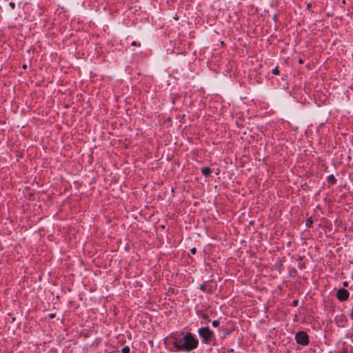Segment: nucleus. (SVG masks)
<instances>
[{
    "label": "nucleus",
    "instance_id": "nucleus-1",
    "mask_svg": "<svg viewBox=\"0 0 353 353\" xmlns=\"http://www.w3.org/2000/svg\"><path fill=\"white\" fill-rule=\"evenodd\" d=\"M172 343L176 349L185 351H190L198 345V341L191 334L181 338L174 337Z\"/></svg>",
    "mask_w": 353,
    "mask_h": 353
},
{
    "label": "nucleus",
    "instance_id": "nucleus-2",
    "mask_svg": "<svg viewBox=\"0 0 353 353\" xmlns=\"http://www.w3.org/2000/svg\"><path fill=\"white\" fill-rule=\"evenodd\" d=\"M199 334L205 342L210 341L213 335V332L208 327L199 329Z\"/></svg>",
    "mask_w": 353,
    "mask_h": 353
},
{
    "label": "nucleus",
    "instance_id": "nucleus-3",
    "mask_svg": "<svg viewBox=\"0 0 353 353\" xmlns=\"http://www.w3.org/2000/svg\"><path fill=\"white\" fill-rule=\"evenodd\" d=\"M296 341L299 344L305 345L309 343L308 336L304 332H299L296 334Z\"/></svg>",
    "mask_w": 353,
    "mask_h": 353
},
{
    "label": "nucleus",
    "instance_id": "nucleus-4",
    "mask_svg": "<svg viewBox=\"0 0 353 353\" xmlns=\"http://www.w3.org/2000/svg\"><path fill=\"white\" fill-rule=\"evenodd\" d=\"M337 298L341 301H346L349 297V292L344 288H341L338 290L336 294Z\"/></svg>",
    "mask_w": 353,
    "mask_h": 353
},
{
    "label": "nucleus",
    "instance_id": "nucleus-5",
    "mask_svg": "<svg viewBox=\"0 0 353 353\" xmlns=\"http://www.w3.org/2000/svg\"><path fill=\"white\" fill-rule=\"evenodd\" d=\"M201 172L205 176H208L212 173L211 169L208 167L203 168Z\"/></svg>",
    "mask_w": 353,
    "mask_h": 353
},
{
    "label": "nucleus",
    "instance_id": "nucleus-6",
    "mask_svg": "<svg viewBox=\"0 0 353 353\" xmlns=\"http://www.w3.org/2000/svg\"><path fill=\"white\" fill-rule=\"evenodd\" d=\"M122 353H130V347L128 346H125L122 349Z\"/></svg>",
    "mask_w": 353,
    "mask_h": 353
},
{
    "label": "nucleus",
    "instance_id": "nucleus-7",
    "mask_svg": "<svg viewBox=\"0 0 353 353\" xmlns=\"http://www.w3.org/2000/svg\"><path fill=\"white\" fill-rule=\"evenodd\" d=\"M312 223V220L311 218L308 219L306 221V225L307 227H310L311 225V224Z\"/></svg>",
    "mask_w": 353,
    "mask_h": 353
},
{
    "label": "nucleus",
    "instance_id": "nucleus-8",
    "mask_svg": "<svg viewBox=\"0 0 353 353\" xmlns=\"http://www.w3.org/2000/svg\"><path fill=\"white\" fill-rule=\"evenodd\" d=\"M272 73L274 74H279V68L276 67L274 69H273Z\"/></svg>",
    "mask_w": 353,
    "mask_h": 353
},
{
    "label": "nucleus",
    "instance_id": "nucleus-9",
    "mask_svg": "<svg viewBox=\"0 0 353 353\" xmlns=\"http://www.w3.org/2000/svg\"><path fill=\"white\" fill-rule=\"evenodd\" d=\"M219 325V321L215 320V321H214L212 322V325L214 327H217Z\"/></svg>",
    "mask_w": 353,
    "mask_h": 353
},
{
    "label": "nucleus",
    "instance_id": "nucleus-10",
    "mask_svg": "<svg viewBox=\"0 0 353 353\" xmlns=\"http://www.w3.org/2000/svg\"><path fill=\"white\" fill-rule=\"evenodd\" d=\"M196 249L195 248H193L191 249L190 250V252L192 254H196Z\"/></svg>",
    "mask_w": 353,
    "mask_h": 353
},
{
    "label": "nucleus",
    "instance_id": "nucleus-11",
    "mask_svg": "<svg viewBox=\"0 0 353 353\" xmlns=\"http://www.w3.org/2000/svg\"><path fill=\"white\" fill-rule=\"evenodd\" d=\"M9 5L12 8V9H14L15 8V3L13 2H10Z\"/></svg>",
    "mask_w": 353,
    "mask_h": 353
},
{
    "label": "nucleus",
    "instance_id": "nucleus-12",
    "mask_svg": "<svg viewBox=\"0 0 353 353\" xmlns=\"http://www.w3.org/2000/svg\"><path fill=\"white\" fill-rule=\"evenodd\" d=\"M339 353H347V350L345 348H344V349H343V350H341L339 352Z\"/></svg>",
    "mask_w": 353,
    "mask_h": 353
},
{
    "label": "nucleus",
    "instance_id": "nucleus-13",
    "mask_svg": "<svg viewBox=\"0 0 353 353\" xmlns=\"http://www.w3.org/2000/svg\"><path fill=\"white\" fill-rule=\"evenodd\" d=\"M132 46H137V43L136 41H133L132 43Z\"/></svg>",
    "mask_w": 353,
    "mask_h": 353
},
{
    "label": "nucleus",
    "instance_id": "nucleus-14",
    "mask_svg": "<svg viewBox=\"0 0 353 353\" xmlns=\"http://www.w3.org/2000/svg\"><path fill=\"white\" fill-rule=\"evenodd\" d=\"M351 317H352V319H353V307L352 308V310H351Z\"/></svg>",
    "mask_w": 353,
    "mask_h": 353
},
{
    "label": "nucleus",
    "instance_id": "nucleus-15",
    "mask_svg": "<svg viewBox=\"0 0 353 353\" xmlns=\"http://www.w3.org/2000/svg\"><path fill=\"white\" fill-rule=\"evenodd\" d=\"M297 302H298L297 301H293V304H294V305H296Z\"/></svg>",
    "mask_w": 353,
    "mask_h": 353
},
{
    "label": "nucleus",
    "instance_id": "nucleus-16",
    "mask_svg": "<svg viewBox=\"0 0 353 353\" xmlns=\"http://www.w3.org/2000/svg\"><path fill=\"white\" fill-rule=\"evenodd\" d=\"M26 68H27V65L26 64L23 65V69H26Z\"/></svg>",
    "mask_w": 353,
    "mask_h": 353
},
{
    "label": "nucleus",
    "instance_id": "nucleus-17",
    "mask_svg": "<svg viewBox=\"0 0 353 353\" xmlns=\"http://www.w3.org/2000/svg\"><path fill=\"white\" fill-rule=\"evenodd\" d=\"M343 285H344V286H347V281H345V282H344V283H343Z\"/></svg>",
    "mask_w": 353,
    "mask_h": 353
},
{
    "label": "nucleus",
    "instance_id": "nucleus-18",
    "mask_svg": "<svg viewBox=\"0 0 353 353\" xmlns=\"http://www.w3.org/2000/svg\"><path fill=\"white\" fill-rule=\"evenodd\" d=\"M50 317H51V318H53V317H54V314H50Z\"/></svg>",
    "mask_w": 353,
    "mask_h": 353
},
{
    "label": "nucleus",
    "instance_id": "nucleus-19",
    "mask_svg": "<svg viewBox=\"0 0 353 353\" xmlns=\"http://www.w3.org/2000/svg\"><path fill=\"white\" fill-rule=\"evenodd\" d=\"M330 180H332V179H334V177H333V176H330Z\"/></svg>",
    "mask_w": 353,
    "mask_h": 353
},
{
    "label": "nucleus",
    "instance_id": "nucleus-20",
    "mask_svg": "<svg viewBox=\"0 0 353 353\" xmlns=\"http://www.w3.org/2000/svg\"><path fill=\"white\" fill-rule=\"evenodd\" d=\"M299 63H303L301 59L299 60Z\"/></svg>",
    "mask_w": 353,
    "mask_h": 353
}]
</instances>
